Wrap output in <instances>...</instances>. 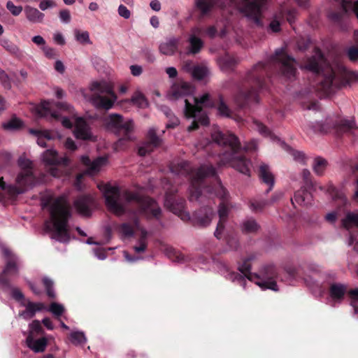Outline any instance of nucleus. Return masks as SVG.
<instances>
[{
  "mask_svg": "<svg viewBox=\"0 0 358 358\" xmlns=\"http://www.w3.org/2000/svg\"><path fill=\"white\" fill-rule=\"evenodd\" d=\"M55 134L48 130H43V134L37 138V143L42 148L47 147L46 140L54 139Z\"/></svg>",
  "mask_w": 358,
  "mask_h": 358,
  "instance_id": "obj_46",
  "label": "nucleus"
},
{
  "mask_svg": "<svg viewBox=\"0 0 358 358\" xmlns=\"http://www.w3.org/2000/svg\"><path fill=\"white\" fill-rule=\"evenodd\" d=\"M45 308L43 303H34L29 301L26 306V309L22 313L24 318H32L37 311H41Z\"/></svg>",
  "mask_w": 358,
  "mask_h": 358,
  "instance_id": "obj_38",
  "label": "nucleus"
},
{
  "mask_svg": "<svg viewBox=\"0 0 358 358\" xmlns=\"http://www.w3.org/2000/svg\"><path fill=\"white\" fill-rule=\"evenodd\" d=\"M114 85L110 82L101 80L94 81L92 83L91 88L90 90H113Z\"/></svg>",
  "mask_w": 358,
  "mask_h": 358,
  "instance_id": "obj_51",
  "label": "nucleus"
},
{
  "mask_svg": "<svg viewBox=\"0 0 358 358\" xmlns=\"http://www.w3.org/2000/svg\"><path fill=\"white\" fill-rule=\"evenodd\" d=\"M212 139L217 145L222 147L219 155L223 164H229L240 173L250 176L251 161L240 153L241 145L236 136L231 133L215 131L212 134Z\"/></svg>",
  "mask_w": 358,
  "mask_h": 358,
  "instance_id": "obj_6",
  "label": "nucleus"
},
{
  "mask_svg": "<svg viewBox=\"0 0 358 358\" xmlns=\"http://www.w3.org/2000/svg\"><path fill=\"white\" fill-rule=\"evenodd\" d=\"M300 94L301 96H304L306 99L301 100L300 103L303 108L308 110H317L319 109L318 101L316 100H313L311 99L312 92L313 91H299Z\"/></svg>",
  "mask_w": 358,
  "mask_h": 358,
  "instance_id": "obj_36",
  "label": "nucleus"
},
{
  "mask_svg": "<svg viewBox=\"0 0 358 358\" xmlns=\"http://www.w3.org/2000/svg\"><path fill=\"white\" fill-rule=\"evenodd\" d=\"M52 103L48 101H43L37 108V113L41 117H49L50 119L59 120L62 117L59 113L52 111Z\"/></svg>",
  "mask_w": 358,
  "mask_h": 358,
  "instance_id": "obj_33",
  "label": "nucleus"
},
{
  "mask_svg": "<svg viewBox=\"0 0 358 358\" xmlns=\"http://www.w3.org/2000/svg\"><path fill=\"white\" fill-rule=\"evenodd\" d=\"M266 66L263 62H259L257 64L251 72L249 73L247 79L250 82H252L255 84V87L263 90L264 88L268 87L266 85V80L265 78L258 74V70L259 69H265ZM252 90H255V86L252 87Z\"/></svg>",
  "mask_w": 358,
  "mask_h": 358,
  "instance_id": "obj_24",
  "label": "nucleus"
},
{
  "mask_svg": "<svg viewBox=\"0 0 358 358\" xmlns=\"http://www.w3.org/2000/svg\"><path fill=\"white\" fill-rule=\"evenodd\" d=\"M106 162L107 158L105 157H99L94 161H91L88 156H82L81 157V162L87 168L85 173L89 175H94L98 173L100 168L103 166Z\"/></svg>",
  "mask_w": 358,
  "mask_h": 358,
  "instance_id": "obj_23",
  "label": "nucleus"
},
{
  "mask_svg": "<svg viewBox=\"0 0 358 358\" xmlns=\"http://www.w3.org/2000/svg\"><path fill=\"white\" fill-rule=\"evenodd\" d=\"M75 37L76 41H78L80 43H87L90 44L92 43L90 39L89 33L87 31H82L80 32L78 30L75 31Z\"/></svg>",
  "mask_w": 358,
  "mask_h": 358,
  "instance_id": "obj_57",
  "label": "nucleus"
},
{
  "mask_svg": "<svg viewBox=\"0 0 358 358\" xmlns=\"http://www.w3.org/2000/svg\"><path fill=\"white\" fill-rule=\"evenodd\" d=\"M166 255L169 257V258L171 259L173 262H184L183 255L173 248H169L166 249Z\"/></svg>",
  "mask_w": 358,
  "mask_h": 358,
  "instance_id": "obj_50",
  "label": "nucleus"
},
{
  "mask_svg": "<svg viewBox=\"0 0 358 358\" xmlns=\"http://www.w3.org/2000/svg\"><path fill=\"white\" fill-rule=\"evenodd\" d=\"M179 43V38H168L159 44V52L164 55L172 56L178 51Z\"/></svg>",
  "mask_w": 358,
  "mask_h": 358,
  "instance_id": "obj_25",
  "label": "nucleus"
},
{
  "mask_svg": "<svg viewBox=\"0 0 358 358\" xmlns=\"http://www.w3.org/2000/svg\"><path fill=\"white\" fill-rule=\"evenodd\" d=\"M355 127V122L352 120L341 119L338 116H330L326 118L324 122H309L303 129L308 134H324L335 130L338 135H342L352 132Z\"/></svg>",
  "mask_w": 358,
  "mask_h": 358,
  "instance_id": "obj_8",
  "label": "nucleus"
},
{
  "mask_svg": "<svg viewBox=\"0 0 358 358\" xmlns=\"http://www.w3.org/2000/svg\"><path fill=\"white\" fill-rule=\"evenodd\" d=\"M222 4L220 0H195V6L203 16L208 15L215 7L221 6Z\"/></svg>",
  "mask_w": 358,
  "mask_h": 358,
  "instance_id": "obj_32",
  "label": "nucleus"
},
{
  "mask_svg": "<svg viewBox=\"0 0 358 358\" xmlns=\"http://www.w3.org/2000/svg\"><path fill=\"white\" fill-rule=\"evenodd\" d=\"M0 45H1L10 55L15 56L17 58H22L23 57L22 51L20 49V48L8 38H1Z\"/></svg>",
  "mask_w": 358,
  "mask_h": 358,
  "instance_id": "obj_35",
  "label": "nucleus"
},
{
  "mask_svg": "<svg viewBox=\"0 0 358 358\" xmlns=\"http://www.w3.org/2000/svg\"><path fill=\"white\" fill-rule=\"evenodd\" d=\"M3 255L7 259L5 267L2 271L3 275L6 277L8 275H17L19 268L15 255L7 248L3 249Z\"/></svg>",
  "mask_w": 358,
  "mask_h": 358,
  "instance_id": "obj_21",
  "label": "nucleus"
},
{
  "mask_svg": "<svg viewBox=\"0 0 358 358\" xmlns=\"http://www.w3.org/2000/svg\"><path fill=\"white\" fill-rule=\"evenodd\" d=\"M347 55L350 61H358V47L351 46L347 50Z\"/></svg>",
  "mask_w": 358,
  "mask_h": 358,
  "instance_id": "obj_62",
  "label": "nucleus"
},
{
  "mask_svg": "<svg viewBox=\"0 0 358 358\" xmlns=\"http://www.w3.org/2000/svg\"><path fill=\"white\" fill-rule=\"evenodd\" d=\"M201 33L202 29L199 27L191 29L187 39L189 45L187 48V55H196L201 52L204 45L203 41L200 38Z\"/></svg>",
  "mask_w": 358,
  "mask_h": 358,
  "instance_id": "obj_16",
  "label": "nucleus"
},
{
  "mask_svg": "<svg viewBox=\"0 0 358 358\" xmlns=\"http://www.w3.org/2000/svg\"><path fill=\"white\" fill-rule=\"evenodd\" d=\"M108 126L116 135L121 136L114 145L116 150L124 149L133 141L131 135L134 122L131 120L124 121L122 115L111 114L109 115Z\"/></svg>",
  "mask_w": 358,
  "mask_h": 358,
  "instance_id": "obj_9",
  "label": "nucleus"
},
{
  "mask_svg": "<svg viewBox=\"0 0 358 358\" xmlns=\"http://www.w3.org/2000/svg\"><path fill=\"white\" fill-rule=\"evenodd\" d=\"M119 229L120 233L126 237L132 236L134 234L133 227L129 223H122L120 225Z\"/></svg>",
  "mask_w": 358,
  "mask_h": 358,
  "instance_id": "obj_60",
  "label": "nucleus"
},
{
  "mask_svg": "<svg viewBox=\"0 0 358 358\" xmlns=\"http://www.w3.org/2000/svg\"><path fill=\"white\" fill-rule=\"evenodd\" d=\"M348 286L345 284L334 282L330 285L329 293L330 296L334 300L341 301L344 299L346 294H348Z\"/></svg>",
  "mask_w": 358,
  "mask_h": 358,
  "instance_id": "obj_31",
  "label": "nucleus"
},
{
  "mask_svg": "<svg viewBox=\"0 0 358 358\" xmlns=\"http://www.w3.org/2000/svg\"><path fill=\"white\" fill-rule=\"evenodd\" d=\"M137 92L138 93L132 97V102L139 108H144L147 107L148 102L146 98L143 94L140 93V91H137Z\"/></svg>",
  "mask_w": 358,
  "mask_h": 358,
  "instance_id": "obj_49",
  "label": "nucleus"
},
{
  "mask_svg": "<svg viewBox=\"0 0 358 358\" xmlns=\"http://www.w3.org/2000/svg\"><path fill=\"white\" fill-rule=\"evenodd\" d=\"M327 165L328 162L324 158L317 157L315 158L313 164V171L317 176H322Z\"/></svg>",
  "mask_w": 358,
  "mask_h": 358,
  "instance_id": "obj_42",
  "label": "nucleus"
},
{
  "mask_svg": "<svg viewBox=\"0 0 358 358\" xmlns=\"http://www.w3.org/2000/svg\"><path fill=\"white\" fill-rule=\"evenodd\" d=\"M6 8L10 12V13L14 15V16H17L19 15L23 8H22V6H15L13 1H8L7 3H6Z\"/></svg>",
  "mask_w": 358,
  "mask_h": 358,
  "instance_id": "obj_61",
  "label": "nucleus"
},
{
  "mask_svg": "<svg viewBox=\"0 0 358 358\" xmlns=\"http://www.w3.org/2000/svg\"><path fill=\"white\" fill-rule=\"evenodd\" d=\"M147 235H148V233L146 231L143 230L141 231V236L138 241L139 245H135L134 247V250L136 252L141 253V252H143L144 251H145V250L147 248V245H148L147 240H146Z\"/></svg>",
  "mask_w": 358,
  "mask_h": 358,
  "instance_id": "obj_43",
  "label": "nucleus"
},
{
  "mask_svg": "<svg viewBox=\"0 0 358 358\" xmlns=\"http://www.w3.org/2000/svg\"><path fill=\"white\" fill-rule=\"evenodd\" d=\"M162 140L157 136L156 131L154 129H150L147 135V141L138 148V154L140 156H145L159 146Z\"/></svg>",
  "mask_w": 358,
  "mask_h": 358,
  "instance_id": "obj_18",
  "label": "nucleus"
},
{
  "mask_svg": "<svg viewBox=\"0 0 358 358\" xmlns=\"http://www.w3.org/2000/svg\"><path fill=\"white\" fill-rule=\"evenodd\" d=\"M259 227L256 220L252 217L244 220L242 223V231L245 234L256 233Z\"/></svg>",
  "mask_w": 358,
  "mask_h": 358,
  "instance_id": "obj_41",
  "label": "nucleus"
},
{
  "mask_svg": "<svg viewBox=\"0 0 358 358\" xmlns=\"http://www.w3.org/2000/svg\"><path fill=\"white\" fill-rule=\"evenodd\" d=\"M355 199L358 200V180L357 182V190L355 194ZM342 224L343 227L348 231L352 227L358 228V210L348 213L345 217L342 220Z\"/></svg>",
  "mask_w": 358,
  "mask_h": 358,
  "instance_id": "obj_34",
  "label": "nucleus"
},
{
  "mask_svg": "<svg viewBox=\"0 0 358 358\" xmlns=\"http://www.w3.org/2000/svg\"><path fill=\"white\" fill-rule=\"evenodd\" d=\"M253 123H254V125H255L256 129H257L258 131L262 135L266 136V137L269 136V137L272 138L273 134H272L271 131L269 130V129L266 125H264V124H262L261 122H259L258 120H254Z\"/></svg>",
  "mask_w": 358,
  "mask_h": 358,
  "instance_id": "obj_56",
  "label": "nucleus"
},
{
  "mask_svg": "<svg viewBox=\"0 0 358 358\" xmlns=\"http://www.w3.org/2000/svg\"><path fill=\"white\" fill-rule=\"evenodd\" d=\"M110 92V96L94 94L91 99L92 104L99 109L108 110L113 106L117 96L113 93L114 91H107Z\"/></svg>",
  "mask_w": 358,
  "mask_h": 358,
  "instance_id": "obj_22",
  "label": "nucleus"
},
{
  "mask_svg": "<svg viewBox=\"0 0 358 358\" xmlns=\"http://www.w3.org/2000/svg\"><path fill=\"white\" fill-rule=\"evenodd\" d=\"M57 6L53 0H41L39 4V8L42 10H45L48 8H54Z\"/></svg>",
  "mask_w": 358,
  "mask_h": 358,
  "instance_id": "obj_64",
  "label": "nucleus"
},
{
  "mask_svg": "<svg viewBox=\"0 0 358 358\" xmlns=\"http://www.w3.org/2000/svg\"><path fill=\"white\" fill-rule=\"evenodd\" d=\"M315 92L316 96L320 98V99H332L334 92L336 91H314Z\"/></svg>",
  "mask_w": 358,
  "mask_h": 358,
  "instance_id": "obj_63",
  "label": "nucleus"
},
{
  "mask_svg": "<svg viewBox=\"0 0 358 358\" xmlns=\"http://www.w3.org/2000/svg\"><path fill=\"white\" fill-rule=\"evenodd\" d=\"M105 202L108 209L117 215H122L129 208L131 204L134 208L130 210L134 216L143 215L148 219H159L161 215V208L157 202L149 196H141L137 193L127 191L124 197L125 204L120 202V190L118 187L106 185L103 190Z\"/></svg>",
  "mask_w": 358,
  "mask_h": 358,
  "instance_id": "obj_2",
  "label": "nucleus"
},
{
  "mask_svg": "<svg viewBox=\"0 0 358 358\" xmlns=\"http://www.w3.org/2000/svg\"><path fill=\"white\" fill-rule=\"evenodd\" d=\"M340 3L338 10L332 11L329 13L330 20L341 30H346L348 27V16L350 9L353 8V12L358 18V1L352 6V2L348 0H338Z\"/></svg>",
  "mask_w": 358,
  "mask_h": 358,
  "instance_id": "obj_11",
  "label": "nucleus"
},
{
  "mask_svg": "<svg viewBox=\"0 0 358 358\" xmlns=\"http://www.w3.org/2000/svg\"><path fill=\"white\" fill-rule=\"evenodd\" d=\"M94 204V198L90 194L80 195L74 201V206L78 213L85 217L91 215Z\"/></svg>",
  "mask_w": 358,
  "mask_h": 358,
  "instance_id": "obj_19",
  "label": "nucleus"
},
{
  "mask_svg": "<svg viewBox=\"0 0 358 358\" xmlns=\"http://www.w3.org/2000/svg\"><path fill=\"white\" fill-rule=\"evenodd\" d=\"M74 135L82 140L91 138V134L86 121L83 117H77L75 120Z\"/></svg>",
  "mask_w": 358,
  "mask_h": 358,
  "instance_id": "obj_27",
  "label": "nucleus"
},
{
  "mask_svg": "<svg viewBox=\"0 0 358 358\" xmlns=\"http://www.w3.org/2000/svg\"><path fill=\"white\" fill-rule=\"evenodd\" d=\"M26 343L27 347L34 352H43L47 347L48 339L45 337L36 339L31 334H29L26 338Z\"/></svg>",
  "mask_w": 358,
  "mask_h": 358,
  "instance_id": "obj_28",
  "label": "nucleus"
},
{
  "mask_svg": "<svg viewBox=\"0 0 358 358\" xmlns=\"http://www.w3.org/2000/svg\"><path fill=\"white\" fill-rule=\"evenodd\" d=\"M43 207L49 208L52 225L45 222V227L52 233V238L61 243L70 241L69 221L72 216L71 207L63 196L50 199L43 203Z\"/></svg>",
  "mask_w": 358,
  "mask_h": 358,
  "instance_id": "obj_5",
  "label": "nucleus"
},
{
  "mask_svg": "<svg viewBox=\"0 0 358 358\" xmlns=\"http://www.w3.org/2000/svg\"><path fill=\"white\" fill-rule=\"evenodd\" d=\"M254 255H250L243 259L241 264L238 266V271L241 272H232L230 273V278L233 281H237L241 285L244 286L245 284V279L247 278L250 281H254L256 279H259V276L256 273H251L250 262L254 259Z\"/></svg>",
  "mask_w": 358,
  "mask_h": 358,
  "instance_id": "obj_13",
  "label": "nucleus"
},
{
  "mask_svg": "<svg viewBox=\"0 0 358 358\" xmlns=\"http://www.w3.org/2000/svg\"><path fill=\"white\" fill-rule=\"evenodd\" d=\"M268 203V201L266 200L257 201L252 199L249 202V206L253 212H258L262 210Z\"/></svg>",
  "mask_w": 358,
  "mask_h": 358,
  "instance_id": "obj_48",
  "label": "nucleus"
},
{
  "mask_svg": "<svg viewBox=\"0 0 358 358\" xmlns=\"http://www.w3.org/2000/svg\"><path fill=\"white\" fill-rule=\"evenodd\" d=\"M22 125V122L16 118H12L6 123L3 124V129L6 130H15L20 129Z\"/></svg>",
  "mask_w": 358,
  "mask_h": 358,
  "instance_id": "obj_53",
  "label": "nucleus"
},
{
  "mask_svg": "<svg viewBox=\"0 0 358 358\" xmlns=\"http://www.w3.org/2000/svg\"><path fill=\"white\" fill-rule=\"evenodd\" d=\"M43 161L47 165L59 166L64 168L70 164V160L67 157H59L55 150L50 149L43 152Z\"/></svg>",
  "mask_w": 358,
  "mask_h": 358,
  "instance_id": "obj_20",
  "label": "nucleus"
},
{
  "mask_svg": "<svg viewBox=\"0 0 358 358\" xmlns=\"http://www.w3.org/2000/svg\"><path fill=\"white\" fill-rule=\"evenodd\" d=\"M265 270L266 273H269L270 275H268L266 274V276L264 277L266 280L258 281L256 282L255 283L262 289H270L274 291H277L278 286L276 281L275 280V278L276 277V272L275 268L272 266H268L265 268Z\"/></svg>",
  "mask_w": 358,
  "mask_h": 358,
  "instance_id": "obj_26",
  "label": "nucleus"
},
{
  "mask_svg": "<svg viewBox=\"0 0 358 358\" xmlns=\"http://www.w3.org/2000/svg\"><path fill=\"white\" fill-rule=\"evenodd\" d=\"M42 282L45 289L46 294H47L48 296L50 299H55V293L54 288H53V286H54L53 281L48 277H44L42 279Z\"/></svg>",
  "mask_w": 358,
  "mask_h": 358,
  "instance_id": "obj_44",
  "label": "nucleus"
},
{
  "mask_svg": "<svg viewBox=\"0 0 358 358\" xmlns=\"http://www.w3.org/2000/svg\"><path fill=\"white\" fill-rule=\"evenodd\" d=\"M185 200L176 194V190H168L165 194L164 206L183 221H189L190 215L185 210Z\"/></svg>",
  "mask_w": 358,
  "mask_h": 358,
  "instance_id": "obj_12",
  "label": "nucleus"
},
{
  "mask_svg": "<svg viewBox=\"0 0 358 358\" xmlns=\"http://www.w3.org/2000/svg\"><path fill=\"white\" fill-rule=\"evenodd\" d=\"M49 311L51 312L57 319H59V317L64 312V308L62 304L53 302L50 305Z\"/></svg>",
  "mask_w": 358,
  "mask_h": 358,
  "instance_id": "obj_55",
  "label": "nucleus"
},
{
  "mask_svg": "<svg viewBox=\"0 0 358 358\" xmlns=\"http://www.w3.org/2000/svg\"><path fill=\"white\" fill-rule=\"evenodd\" d=\"M69 340L76 345L84 344L86 342L85 334L80 331H74L71 333Z\"/></svg>",
  "mask_w": 358,
  "mask_h": 358,
  "instance_id": "obj_47",
  "label": "nucleus"
},
{
  "mask_svg": "<svg viewBox=\"0 0 358 358\" xmlns=\"http://www.w3.org/2000/svg\"><path fill=\"white\" fill-rule=\"evenodd\" d=\"M214 215L213 209L208 206H203L196 210L190 217V220L194 226L200 227H205L210 224L212 218Z\"/></svg>",
  "mask_w": 358,
  "mask_h": 358,
  "instance_id": "obj_14",
  "label": "nucleus"
},
{
  "mask_svg": "<svg viewBox=\"0 0 358 358\" xmlns=\"http://www.w3.org/2000/svg\"><path fill=\"white\" fill-rule=\"evenodd\" d=\"M30 333L34 336V334L36 335H43L44 334V331L43 329V327L41 326V322L36 320L32 322V323L30 324Z\"/></svg>",
  "mask_w": 358,
  "mask_h": 358,
  "instance_id": "obj_59",
  "label": "nucleus"
},
{
  "mask_svg": "<svg viewBox=\"0 0 358 358\" xmlns=\"http://www.w3.org/2000/svg\"><path fill=\"white\" fill-rule=\"evenodd\" d=\"M171 173L186 177L190 182L189 200H197L201 195L202 189L211 194H215L222 199L218 208L219 222L214 235L221 239L224 230L225 223L228 220L230 208L226 199V189L217 176L216 170L212 165H201L197 169L192 167L186 161L172 163L170 165Z\"/></svg>",
  "mask_w": 358,
  "mask_h": 358,
  "instance_id": "obj_1",
  "label": "nucleus"
},
{
  "mask_svg": "<svg viewBox=\"0 0 358 358\" xmlns=\"http://www.w3.org/2000/svg\"><path fill=\"white\" fill-rule=\"evenodd\" d=\"M164 113L166 115V116L169 119V122L166 123V126L167 129H173L179 124L180 121L178 118L173 115V114L172 113L171 110L169 108H166L165 110H164Z\"/></svg>",
  "mask_w": 358,
  "mask_h": 358,
  "instance_id": "obj_45",
  "label": "nucleus"
},
{
  "mask_svg": "<svg viewBox=\"0 0 358 358\" xmlns=\"http://www.w3.org/2000/svg\"><path fill=\"white\" fill-rule=\"evenodd\" d=\"M258 175L260 180L268 186L266 190V194H268L272 189L275 183L274 176L271 172L269 166L266 164H262L259 167Z\"/></svg>",
  "mask_w": 358,
  "mask_h": 358,
  "instance_id": "obj_30",
  "label": "nucleus"
},
{
  "mask_svg": "<svg viewBox=\"0 0 358 358\" xmlns=\"http://www.w3.org/2000/svg\"><path fill=\"white\" fill-rule=\"evenodd\" d=\"M193 100L194 104L187 99H185V115L188 119H194L187 128L188 131L196 130L199 125L208 126L210 124L208 115L203 110L204 108H217V114L220 116L232 117L233 113L224 101L222 96H219L218 99H214L208 93H206L200 96H194Z\"/></svg>",
  "mask_w": 358,
  "mask_h": 358,
  "instance_id": "obj_4",
  "label": "nucleus"
},
{
  "mask_svg": "<svg viewBox=\"0 0 358 358\" xmlns=\"http://www.w3.org/2000/svg\"><path fill=\"white\" fill-rule=\"evenodd\" d=\"M302 178L305 186L309 189H313L315 187V184L311 178V173L309 170L303 169L302 171Z\"/></svg>",
  "mask_w": 358,
  "mask_h": 358,
  "instance_id": "obj_58",
  "label": "nucleus"
},
{
  "mask_svg": "<svg viewBox=\"0 0 358 358\" xmlns=\"http://www.w3.org/2000/svg\"><path fill=\"white\" fill-rule=\"evenodd\" d=\"M20 172L17 174L15 182L17 185H9L8 187L3 178L0 179V189L2 190L8 189L12 194H20L24 193L29 187H32L36 182V176L34 173L33 162L21 156L17 161Z\"/></svg>",
  "mask_w": 358,
  "mask_h": 358,
  "instance_id": "obj_7",
  "label": "nucleus"
},
{
  "mask_svg": "<svg viewBox=\"0 0 358 358\" xmlns=\"http://www.w3.org/2000/svg\"><path fill=\"white\" fill-rule=\"evenodd\" d=\"M209 74V69L206 65L202 64L194 66L192 76L197 80H205Z\"/></svg>",
  "mask_w": 358,
  "mask_h": 358,
  "instance_id": "obj_40",
  "label": "nucleus"
},
{
  "mask_svg": "<svg viewBox=\"0 0 358 358\" xmlns=\"http://www.w3.org/2000/svg\"><path fill=\"white\" fill-rule=\"evenodd\" d=\"M237 63L236 59L229 55H225L219 59V65L222 71H230Z\"/></svg>",
  "mask_w": 358,
  "mask_h": 358,
  "instance_id": "obj_39",
  "label": "nucleus"
},
{
  "mask_svg": "<svg viewBox=\"0 0 358 358\" xmlns=\"http://www.w3.org/2000/svg\"><path fill=\"white\" fill-rule=\"evenodd\" d=\"M306 188L305 187L297 190L294 193V199L291 198L292 203L294 208H296L295 203L303 206H307L311 203L312 195Z\"/></svg>",
  "mask_w": 358,
  "mask_h": 358,
  "instance_id": "obj_29",
  "label": "nucleus"
},
{
  "mask_svg": "<svg viewBox=\"0 0 358 358\" xmlns=\"http://www.w3.org/2000/svg\"><path fill=\"white\" fill-rule=\"evenodd\" d=\"M26 17L29 21L33 23L42 22L44 14L40 12L37 8L27 6L24 8Z\"/></svg>",
  "mask_w": 358,
  "mask_h": 358,
  "instance_id": "obj_37",
  "label": "nucleus"
},
{
  "mask_svg": "<svg viewBox=\"0 0 358 358\" xmlns=\"http://www.w3.org/2000/svg\"><path fill=\"white\" fill-rule=\"evenodd\" d=\"M258 91H237L234 96L236 105L242 109L250 108L259 102Z\"/></svg>",
  "mask_w": 358,
  "mask_h": 358,
  "instance_id": "obj_15",
  "label": "nucleus"
},
{
  "mask_svg": "<svg viewBox=\"0 0 358 358\" xmlns=\"http://www.w3.org/2000/svg\"><path fill=\"white\" fill-rule=\"evenodd\" d=\"M267 0H255L248 3L243 8L245 16L251 19L257 25H261L260 17L263 6Z\"/></svg>",
  "mask_w": 358,
  "mask_h": 358,
  "instance_id": "obj_17",
  "label": "nucleus"
},
{
  "mask_svg": "<svg viewBox=\"0 0 358 358\" xmlns=\"http://www.w3.org/2000/svg\"><path fill=\"white\" fill-rule=\"evenodd\" d=\"M348 296L351 299V305L355 313L358 314V288L349 289Z\"/></svg>",
  "mask_w": 358,
  "mask_h": 358,
  "instance_id": "obj_54",
  "label": "nucleus"
},
{
  "mask_svg": "<svg viewBox=\"0 0 358 358\" xmlns=\"http://www.w3.org/2000/svg\"><path fill=\"white\" fill-rule=\"evenodd\" d=\"M288 152L296 162L301 164H306L307 157L303 152L295 150L292 148H289Z\"/></svg>",
  "mask_w": 358,
  "mask_h": 358,
  "instance_id": "obj_52",
  "label": "nucleus"
},
{
  "mask_svg": "<svg viewBox=\"0 0 358 358\" xmlns=\"http://www.w3.org/2000/svg\"><path fill=\"white\" fill-rule=\"evenodd\" d=\"M301 68L318 75L323 90L350 87L358 83V72L349 71L341 64H330L320 50L308 58Z\"/></svg>",
  "mask_w": 358,
  "mask_h": 358,
  "instance_id": "obj_3",
  "label": "nucleus"
},
{
  "mask_svg": "<svg viewBox=\"0 0 358 358\" xmlns=\"http://www.w3.org/2000/svg\"><path fill=\"white\" fill-rule=\"evenodd\" d=\"M269 64L279 69L280 74L291 79L296 75V61L287 55L283 48L278 49L269 59Z\"/></svg>",
  "mask_w": 358,
  "mask_h": 358,
  "instance_id": "obj_10",
  "label": "nucleus"
}]
</instances>
